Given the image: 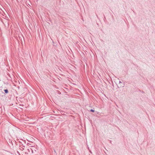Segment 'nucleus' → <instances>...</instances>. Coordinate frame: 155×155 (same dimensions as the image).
<instances>
[{"mask_svg": "<svg viewBox=\"0 0 155 155\" xmlns=\"http://www.w3.org/2000/svg\"><path fill=\"white\" fill-rule=\"evenodd\" d=\"M4 91L5 93H7L8 92V91L7 89L5 90Z\"/></svg>", "mask_w": 155, "mask_h": 155, "instance_id": "obj_1", "label": "nucleus"}, {"mask_svg": "<svg viewBox=\"0 0 155 155\" xmlns=\"http://www.w3.org/2000/svg\"><path fill=\"white\" fill-rule=\"evenodd\" d=\"M30 150L31 151L32 153H33V151L32 149L31 148H30Z\"/></svg>", "mask_w": 155, "mask_h": 155, "instance_id": "obj_3", "label": "nucleus"}, {"mask_svg": "<svg viewBox=\"0 0 155 155\" xmlns=\"http://www.w3.org/2000/svg\"><path fill=\"white\" fill-rule=\"evenodd\" d=\"M90 111H91V112H94V110L91 109V110Z\"/></svg>", "mask_w": 155, "mask_h": 155, "instance_id": "obj_2", "label": "nucleus"}, {"mask_svg": "<svg viewBox=\"0 0 155 155\" xmlns=\"http://www.w3.org/2000/svg\"><path fill=\"white\" fill-rule=\"evenodd\" d=\"M119 83H122V82H121V81H119Z\"/></svg>", "mask_w": 155, "mask_h": 155, "instance_id": "obj_4", "label": "nucleus"}]
</instances>
